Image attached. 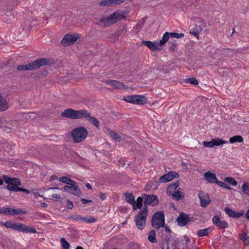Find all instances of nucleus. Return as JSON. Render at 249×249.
Returning <instances> with one entry per match:
<instances>
[{"mask_svg":"<svg viewBox=\"0 0 249 249\" xmlns=\"http://www.w3.org/2000/svg\"><path fill=\"white\" fill-rule=\"evenodd\" d=\"M50 59L48 58H39L26 65H19L17 66L18 71H33L36 70L41 66L49 65Z\"/></svg>","mask_w":249,"mask_h":249,"instance_id":"f257e3e1","label":"nucleus"},{"mask_svg":"<svg viewBox=\"0 0 249 249\" xmlns=\"http://www.w3.org/2000/svg\"><path fill=\"white\" fill-rule=\"evenodd\" d=\"M126 14L127 13L124 11H116L107 18H101L99 21L104 23V27H107L126 18Z\"/></svg>","mask_w":249,"mask_h":249,"instance_id":"f03ea898","label":"nucleus"},{"mask_svg":"<svg viewBox=\"0 0 249 249\" xmlns=\"http://www.w3.org/2000/svg\"><path fill=\"white\" fill-rule=\"evenodd\" d=\"M148 215V209L146 207L138 212V213L135 216L134 219L136 225L138 229L142 230L144 228Z\"/></svg>","mask_w":249,"mask_h":249,"instance_id":"7ed1b4c3","label":"nucleus"},{"mask_svg":"<svg viewBox=\"0 0 249 249\" xmlns=\"http://www.w3.org/2000/svg\"><path fill=\"white\" fill-rule=\"evenodd\" d=\"M71 135L73 138V142H80L84 140L88 135V131L84 126H80L73 129Z\"/></svg>","mask_w":249,"mask_h":249,"instance_id":"20e7f679","label":"nucleus"},{"mask_svg":"<svg viewBox=\"0 0 249 249\" xmlns=\"http://www.w3.org/2000/svg\"><path fill=\"white\" fill-rule=\"evenodd\" d=\"M76 119L84 118L95 126L98 127L99 122L95 117L91 116L90 112L85 109L76 110Z\"/></svg>","mask_w":249,"mask_h":249,"instance_id":"39448f33","label":"nucleus"},{"mask_svg":"<svg viewBox=\"0 0 249 249\" xmlns=\"http://www.w3.org/2000/svg\"><path fill=\"white\" fill-rule=\"evenodd\" d=\"M165 224L164 214L162 212L155 213L152 218L151 224L154 228L156 230L164 226Z\"/></svg>","mask_w":249,"mask_h":249,"instance_id":"423d86ee","label":"nucleus"},{"mask_svg":"<svg viewBox=\"0 0 249 249\" xmlns=\"http://www.w3.org/2000/svg\"><path fill=\"white\" fill-rule=\"evenodd\" d=\"M143 197H144V207L143 208H148L147 205H151L152 206H156L159 203V200L157 196L154 195H147L143 194Z\"/></svg>","mask_w":249,"mask_h":249,"instance_id":"0eeeda50","label":"nucleus"},{"mask_svg":"<svg viewBox=\"0 0 249 249\" xmlns=\"http://www.w3.org/2000/svg\"><path fill=\"white\" fill-rule=\"evenodd\" d=\"M79 38L80 36L78 34L75 35L68 34L63 37L61 41V44L63 46H68L73 44Z\"/></svg>","mask_w":249,"mask_h":249,"instance_id":"6e6552de","label":"nucleus"},{"mask_svg":"<svg viewBox=\"0 0 249 249\" xmlns=\"http://www.w3.org/2000/svg\"><path fill=\"white\" fill-rule=\"evenodd\" d=\"M63 191L65 192L71 193L72 195L80 196L82 195V192L80 191L79 186L76 182L73 185H65L63 187Z\"/></svg>","mask_w":249,"mask_h":249,"instance_id":"1a4fd4ad","label":"nucleus"},{"mask_svg":"<svg viewBox=\"0 0 249 249\" xmlns=\"http://www.w3.org/2000/svg\"><path fill=\"white\" fill-rule=\"evenodd\" d=\"M179 174L175 171H170L168 174H166L160 177L159 181L160 183H165L172 180L174 178H178Z\"/></svg>","mask_w":249,"mask_h":249,"instance_id":"9d476101","label":"nucleus"},{"mask_svg":"<svg viewBox=\"0 0 249 249\" xmlns=\"http://www.w3.org/2000/svg\"><path fill=\"white\" fill-rule=\"evenodd\" d=\"M177 222L179 226L182 227L185 226L189 222H193V220H192V218H190L188 214L181 212L177 218Z\"/></svg>","mask_w":249,"mask_h":249,"instance_id":"9b49d317","label":"nucleus"},{"mask_svg":"<svg viewBox=\"0 0 249 249\" xmlns=\"http://www.w3.org/2000/svg\"><path fill=\"white\" fill-rule=\"evenodd\" d=\"M198 196L200 201V204L202 207H206L211 202V200L208 194H205L204 192L199 191Z\"/></svg>","mask_w":249,"mask_h":249,"instance_id":"f8f14e48","label":"nucleus"},{"mask_svg":"<svg viewBox=\"0 0 249 249\" xmlns=\"http://www.w3.org/2000/svg\"><path fill=\"white\" fill-rule=\"evenodd\" d=\"M21 185L20 180L18 178H15V179L9 183L5 188L10 191L18 192V188Z\"/></svg>","mask_w":249,"mask_h":249,"instance_id":"ddd939ff","label":"nucleus"},{"mask_svg":"<svg viewBox=\"0 0 249 249\" xmlns=\"http://www.w3.org/2000/svg\"><path fill=\"white\" fill-rule=\"evenodd\" d=\"M225 211L230 217L233 218H239V217L243 216L245 213V211L244 210H241L236 212L228 207L225 208Z\"/></svg>","mask_w":249,"mask_h":249,"instance_id":"4468645a","label":"nucleus"},{"mask_svg":"<svg viewBox=\"0 0 249 249\" xmlns=\"http://www.w3.org/2000/svg\"><path fill=\"white\" fill-rule=\"evenodd\" d=\"M212 222L216 227L220 229H225L228 227V223L225 221L220 220L219 217L215 215L212 218Z\"/></svg>","mask_w":249,"mask_h":249,"instance_id":"2eb2a0df","label":"nucleus"},{"mask_svg":"<svg viewBox=\"0 0 249 249\" xmlns=\"http://www.w3.org/2000/svg\"><path fill=\"white\" fill-rule=\"evenodd\" d=\"M76 110L68 108L61 113V116L71 119H76Z\"/></svg>","mask_w":249,"mask_h":249,"instance_id":"dca6fc26","label":"nucleus"},{"mask_svg":"<svg viewBox=\"0 0 249 249\" xmlns=\"http://www.w3.org/2000/svg\"><path fill=\"white\" fill-rule=\"evenodd\" d=\"M203 177L204 179L210 183H215L217 184V182L219 181L216 178V175L210 171L205 172Z\"/></svg>","mask_w":249,"mask_h":249,"instance_id":"f3484780","label":"nucleus"},{"mask_svg":"<svg viewBox=\"0 0 249 249\" xmlns=\"http://www.w3.org/2000/svg\"><path fill=\"white\" fill-rule=\"evenodd\" d=\"M105 83L107 85H110L113 87L115 89H125L124 85L121 82L113 80H109L105 81Z\"/></svg>","mask_w":249,"mask_h":249,"instance_id":"a211bd4d","label":"nucleus"},{"mask_svg":"<svg viewBox=\"0 0 249 249\" xmlns=\"http://www.w3.org/2000/svg\"><path fill=\"white\" fill-rule=\"evenodd\" d=\"M141 44L146 46L151 51H152L161 50V48L159 47L158 45H156L154 42L150 41L143 40L142 41Z\"/></svg>","mask_w":249,"mask_h":249,"instance_id":"6ab92c4d","label":"nucleus"},{"mask_svg":"<svg viewBox=\"0 0 249 249\" xmlns=\"http://www.w3.org/2000/svg\"><path fill=\"white\" fill-rule=\"evenodd\" d=\"M18 231H22L26 233H37V231L33 227L27 226L25 224L20 223Z\"/></svg>","mask_w":249,"mask_h":249,"instance_id":"aec40b11","label":"nucleus"},{"mask_svg":"<svg viewBox=\"0 0 249 249\" xmlns=\"http://www.w3.org/2000/svg\"><path fill=\"white\" fill-rule=\"evenodd\" d=\"M134 99L132 100V103L137 105H144L146 103L147 99L143 95H134Z\"/></svg>","mask_w":249,"mask_h":249,"instance_id":"412c9836","label":"nucleus"},{"mask_svg":"<svg viewBox=\"0 0 249 249\" xmlns=\"http://www.w3.org/2000/svg\"><path fill=\"white\" fill-rule=\"evenodd\" d=\"M179 185V181L177 180L173 183L170 184L168 185L166 189L167 194L169 195H171L173 193V191H176L177 188Z\"/></svg>","mask_w":249,"mask_h":249,"instance_id":"4be33fe9","label":"nucleus"},{"mask_svg":"<svg viewBox=\"0 0 249 249\" xmlns=\"http://www.w3.org/2000/svg\"><path fill=\"white\" fill-rule=\"evenodd\" d=\"M3 225L7 228L11 229L18 231L20 223L18 222L12 223L11 221H8L4 222Z\"/></svg>","mask_w":249,"mask_h":249,"instance_id":"5701e85b","label":"nucleus"},{"mask_svg":"<svg viewBox=\"0 0 249 249\" xmlns=\"http://www.w3.org/2000/svg\"><path fill=\"white\" fill-rule=\"evenodd\" d=\"M125 197V200L128 203L134 205V203H135V197L132 193H125L124 194Z\"/></svg>","mask_w":249,"mask_h":249,"instance_id":"b1692460","label":"nucleus"},{"mask_svg":"<svg viewBox=\"0 0 249 249\" xmlns=\"http://www.w3.org/2000/svg\"><path fill=\"white\" fill-rule=\"evenodd\" d=\"M9 215H21L26 213V212L21 209H15L9 207Z\"/></svg>","mask_w":249,"mask_h":249,"instance_id":"393cba45","label":"nucleus"},{"mask_svg":"<svg viewBox=\"0 0 249 249\" xmlns=\"http://www.w3.org/2000/svg\"><path fill=\"white\" fill-rule=\"evenodd\" d=\"M180 190L181 188H179L177 191L171 195L172 197L177 200L182 199L184 197V194L180 191Z\"/></svg>","mask_w":249,"mask_h":249,"instance_id":"a878e982","label":"nucleus"},{"mask_svg":"<svg viewBox=\"0 0 249 249\" xmlns=\"http://www.w3.org/2000/svg\"><path fill=\"white\" fill-rule=\"evenodd\" d=\"M211 231L212 228L211 227H209L204 229L199 230L197 231V235L198 237L207 236Z\"/></svg>","mask_w":249,"mask_h":249,"instance_id":"bb28decb","label":"nucleus"},{"mask_svg":"<svg viewBox=\"0 0 249 249\" xmlns=\"http://www.w3.org/2000/svg\"><path fill=\"white\" fill-rule=\"evenodd\" d=\"M143 198L141 196H139L137 201H135V203H134L133 206V209L136 210L137 209H141L142 206Z\"/></svg>","mask_w":249,"mask_h":249,"instance_id":"cd10ccee","label":"nucleus"},{"mask_svg":"<svg viewBox=\"0 0 249 249\" xmlns=\"http://www.w3.org/2000/svg\"><path fill=\"white\" fill-rule=\"evenodd\" d=\"M148 240L152 243H157V240L156 238V231L154 230H151L148 236Z\"/></svg>","mask_w":249,"mask_h":249,"instance_id":"c85d7f7f","label":"nucleus"},{"mask_svg":"<svg viewBox=\"0 0 249 249\" xmlns=\"http://www.w3.org/2000/svg\"><path fill=\"white\" fill-rule=\"evenodd\" d=\"M59 180L61 182L66 183L68 185H73L75 184L76 182L75 181L71 179L70 178L65 176L60 178Z\"/></svg>","mask_w":249,"mask_h":249,"instance_id":"c756f323","label":"nucleus"},{"mask_svg":"<svg viewBox=\"0 0 249 249\" xmlns=\"http://www.w3.org/2000/svg\"><path fill=\"white\" fill-rule=\"evenodd\" d=\"M229 142L231 143L234 142H243V139L240 135H236L230 138Z\"/></svg>","mask_w":249,"mask_h":249,"instance_id":"7c9ffc66","label":"nucleus"},{"mask_svg":"<svg viewBox=\"0 0 249 249\" xmlns=\"http://www.w3.org/2000/svg\"><path fill=\"white\" fill-rule=\"evenodd\" d=\"M170 37L169 33L165 32L162 36V39L160 41L159 44L160 46H162L164 45L169 40Z\"/></svg>","mask_w":249,"mask_h":249,"instance_id":"2f4dec72","label":"nucleus"},{"mask_svg":"<svg viewBox=\"0 0 249 249\" xmlns=\"http://www.w3.org/2000/svg\"><path fill=\"white\" fill-rule=\"evenodd\" d=\"M239 237L246 244L249 245V236H247L245 231H242L241 233H239Z\"/></svg>","mask_w":249,"mask_h":249,"instance_id":"473e14b6","label":"nucleus"},{"mask_svg":"<svg viewBox=\"0 0 249 249\" xmlns=\"http://www.w3.org/2000/svg\"><path fill=\"white\" fill-rule=\"evenodd\" d=\"M8 108V103L6 101L2 98H0V111L6 110Z\"/></svg>","mask_w":249,"mask_h":249,"instance_id":"72a5a7b5","label":"nucleus"},{"mask_svg":"<svg viewBox=\"0 0 249 249\" xmlns=\"http://www.w3.org/2000/svg\"><path fill=\"white\" fill-rule=\"evenodd\" d=\"M158 235H159L163 240H164L168 244V241L170 240V236L167 234H164V231L161 229L158 231Z\"/></svg>","mask_w":249,"mask_h":249,"instance_id":"f704fd0d","label":"nucleus"},{"mask_svg":"<svg viewBox=\"0 0 249 249\" xmlns=\"http://www.w3.org/2000/svg\"><path fill=\"white\" fill-rule=\"evenodd\" d=\"M212 140H213V147L215 146H220L221 145H222L224 143H226L228 142L227 141H224L219 138L213 139Z\"/></svg>","mask_w":249,"mask_h":249,"instance_id":"c9c22d12","label":"nucleus"},{"mask_svg":"<svg viewBox=\"0 0 249 249\" xmlns=\"http://www.w3.org/2000/svg\"><path fill=\"white\" fill-rule=\"evenodd\" d=\"M224 181L233 186H236L237 184L236 180L232 177H226L224 178Z\"/></svg>","mask_w":249,"mask_h":249,"instance_id":"e433bc0d","label":"nucleus"},{"mask_svg":"<svg viewBox=\"0 0 249 249\" xmlns=\"http://www.w3.org/2000/svg\"><path fill=\"white\" fill-rule=\"evenodd\" d=\"M3 128L4 131L9 132L10 130H15L16 128H17V125L15 126L12 123H11L10 124H8L7 126H2Z\"/></svg>","mask_w":249,"mask_h":249,"instance_id":"4c0bfd02","label":"nucleus"},{"mask_svg":"<svg viewBox=\"0 0 249 249\" xmlns=\"http://www.w3.org/2000/svg\"><path fill=\"white\" fill-rule=\"evenodd\" d=\"M201 30L200 26L196 27L195 28L190 31V33L198 38V35Z\"/></svg>","mask_w":249,"mask_h":249,"instance_id":"58836bf2","label":"nucleus"},{"mask_svg":"<svg viewBox=\"0 0 249 249\" xmlns=\"http://www.w3.org/2000/svg\"><path fill=\"white\" fill-rule=\"evenodd\" d=\"M169 48L172 52H174L177 46V42L176 40L168 42Z\"/></svg>","mask_w":249,"mask_h":249,"instance_id":"ea45409f","label":"nucleus"},{"mask_svg":"<svg viewBox=\"0 0 249 249\" xmlns=\"http://www.w3.org/2000/svg\"><path fill=\"white\" fill-rule=\"evenodd\" d=\"M109 136L112 139L115 140L117 142H120L121 141V137L114 131H111L109 133Z\"/></svg>","mask_w":249,"mask_h":249,"instance_id":"a19ab883","label":"nucleus"},{"mask_svg":"<svg viewBox=\"0 0 249 249\" xmlns=\"http://www.w3.org/2000/svg\"><path fill=\"white\" fill-rule=\"evenodd\" d=\"M60 241L62 244V246L63 249H69L70 245L69 243L66 241V240L62 237L60 239Z\"/></svg>","mask_w":249,"mask_h":249,"instance_id":"79ce46f5","label":"nucleus"},{"mask_svg":"<svg viewBox=\"0 0 249 249\" xmlns=\"http://www.w3.org/2000/svg\"><path fill=\"white\" fill-rule=\"evenodd\" d=\"M186 83H189L194 85H197L198 84V81L195 78H189L185 80Z\"/></svg>","mask_w":249,"mask_h":249,"instance_id":"37998d69","label":"nucleus"},{"mask_svg":"<svg viewBox=\"0 0 249 249\" xmlns=\"http://www.w3.org/2000/svg\"><path fill=\"white\" fill-rule=\"evenodd\" d=\"M241 189H242V192L244 194H245L248 196L249 195V186L246 183H244L242 185Z\"/></svg>","mask_w":249,"mask_h":249,"instance_id":"c03bdc74","label":"nucleus"},{"mask_svg":"<svg viewBox=\"0 0 249 249\" xmlns=\"http://www.w3.org/2000/svg\"><path fill=\"white\" fill-rule=\"evenodd\" d=\"M101 6H111L112 4V0H102L100 2Z\"/></svg>","mask_w":249,"mask_h":249,"instance_id":"a18cd8bd","label":"nucleus"},{"mask_svg":"<svg viewBox=\"0 0 249 249\" xmlns=\"http://www.w3.org/2000/svg\"><path fill=\"white\" fill-rule=\"evenodd\" d=\"M169 35L171 37H175L177 38H181L184 36V35L183 33L178 34L177 33H169Z\"/></svg>","mask_w":249,"mask_h":249,"instance_id":"49530a36","label":"nucleus"},{"mask_svg":"<svg viewBox=\"0 0 249 249\" xmlns=\"http://www.w3.org/2000/svg\"><path fill=\"white\" fill-rule=\"evenodd\" d=\"M2 178L3 180L4 181V182L8 184L9 183H10L11 181H13V179H15V178H10L6 175H3L2 176Z\"/></svg>","mask_w":249,"mask_h":249,"instance_id":"de8ad7c7","label":"nucleus"},{"mask_svg":"<svg viewBox=\"0 0 249 249\" xmlns=\"http://www.w3.org/2000/svg\"><path fill=\"white\" fill-rule=\"evenodd\" d=\"M81 219H83V221H85L89 223H93L95 221V218L92 216H89V217H83V218H81Z\"/></svg>","mask_w":249,"mask_h":249,"instance_id":"09e8293b","label":"nucleus"},{"mask_svg":"<svg viewBox=\"0 0 249 249\" xmlns=\"http://www.w3.org/2000/svg\"><path fill=\"white\" fill-rule=\"evenodd\" d=\"M217 184L219 185V186L226 188L228 190H231V188L226 183H225L221 181H218V182H217Z\"/></svg>","mask_w":249,"mask_h":249,"instance_id":"8fccbe9b","label":"nucleus"},{"mask_svg":"<svg viewBox=\"0 0 249 249\" xmlns=\"http://www.w3.org/2000/svg\"><path fill=\"white\" fill-rule=\"evenodd\" d=\"M9 207H2L0 208V214H9Z\"/></svg>","mask_w":249,"mask_h":249,"instance_id":"3c124183","label":"nucleus"},{"mask_svg":"<svg viewBox=\"0 0 249 249\" xmlns=\"http://www.w3.org/2000/svg\"><path fill=\"white\" fill-rule=\"evenodd\" d=\"M203 144L205 147H208L210 148L213 147V140H212L210 142L204 141L203 142Z\"/></svg>","mask_w":249,"mask_h":249,"instance_id":"603ef678","label":"nucleus"},{"mask_svg":"<svg viewBox=\"0 0 249 249\" xmlns=\"http://www.w3.org/2000/svg\"><path fill=\"white\" fill-rule=\"evenodd\" d=\"M134 95L127 96L126 97H124V100L126 102L132 103V100H133L134 98Z\"/></svg>","mask_w":249,"mask_h":249,"instance_id":"864d4df0","label":"nucleus"},{"mask_svg":"<svg viewBox=\"0 0 249 249\" xmlns=\"http://www.w3.org/2000/svg\"><path fill=\"white\" fill-rule=\"evenodd\" d=\"M67 207L68 209H71L73 207L72 202L70 199H68L67 200Z\"/></svg>","mask_w":249,"mask_h":249,"instance_id":"5fc2aeb1","label":"nucleus"},{"mask_svg":"<svg viewBox=\"0 0 249 249\" xmlns=\"http://www.w3.org/2000/svg\"><path fill=\"white\" fill-rule=\"evenodd\" d=\"M18 191L22 192L26 194H29L30 193V192L28 190L24 189V188H23L22 187H19V188H18Z\"/></svg>","mask_w":249,"mask_h":249,"instance_id":"6e6d98bb","label":"nucleus"},{"mask_svg":"<svg viewBox=\"0 0 249 249\" xmlns=\"http://www.w3.org/2000/svg\"><path fill=\"white\" fill-rule=\"evenodd\" d=\"M165 229V231H167L168 233V236H170V238H171V233L172 232V231L169 229V228L167 226H166V225H164V226L163 227Z\"/></svg>","mask_w":249,"mask_h":249,"instance_id":"4d7b16f0","label":"nucleus"},{"mask_svg":"<svg viewBox=\"0 0 249 249\" xmlns=\"http://www.w3.org/2000/svg\"><path fill=\"white\" fill-rule=\"evenodd\" d=\"M71 218L74 220H80L83 221V219H81V218H83V217L80 215H72L71 216Z\"/></svg>","mask_w":249,"mask_h":249,"instance_id":"13d9d810","label":"nucleus"},{"mask_svg":"<svg viewBox=\"0 0 249 249\" xmlns=\"http://www.w3.org/2000/svg\"><path fill=\"white\" fill-rule=\"evenodd\" d=\"M81 201L82 202V204H85L88 203H91L92 202V201L91 200L87 199L85 198H81Z\"/></svg>","mask_w":249,"mask_h":249,"instance_id":"bf43d9fd","label":"nucleus"},{"mask_svg":"<svg viewBox=\"0 0 249 249\" xmlns=\"http://www.w3.org/2000/svg\"><path fill=\"white\" fill-rule=\"evenodd\" d=\"M125 0H112L113 4H119L124 2Z\"/></svg>","mask_w":249,"mask_h":249,"instance_id":"052dcab7","label":"nucleus"},{"mask_svg":"<svg viewBox=\"0 0 249 249\" xmlns=\"http://www.w3.org/2000/svg\"><path fill=\"white\" fill-rule=\"evenodd\" d=\"M52 198L54 200H58L59 199H60L61 197H60V196L58 194H53L52 195Z\"/></svg>","mask_w":249,"mask_h":249,"instance_id":"680f3d73","label":"nucleus"},{"mask_svg":"<svg viewBox=\"0 0 249 249\" xmlns=\"http://www.w3.org/2000/svg\"><path fill=\"white\" fill-rule=\"evenodd\" d=\"M99 196L100 199L102 200H105L106 198V194L102 192L99 193Z\"/></svg>","mask_w":249,"mask_h":249,"instance_id":"e2e57ef3","label":"nucleus"},{"mask_svg":"<svg viewBox=\"0 0 249 249\" xmlns=\"http://www.w3.org/2000/svg\"><path fill=\"white\" fill-rule=\"evenodd\" d=\"M152 184V182L147 183V184L146 185V186H145V190H148L150 189V188L151 187Z\"/></svg>","mask_w":249,"mask_h":249,"instance_id":"0e129e2a","label":"nucleus"},{"mask_svg":"<svg viewBox=\"0 0 249 249\" xmlns=\"http://www.w3.org/2000/svg\"><path fill=\"white\" fill-rule=\"evenodd\" d=\"M58 178L56 176H55V175H52L50 178V181H54L55 180H57Z\"/></svg>","mask_w":249,"mask_h":249,"instance_id":"69168bd1","label":"nucleus"},{"mask_svg":"<svg viewBox=\"0 0 249 249\" xmlns=\"http://www.w3.org/2000/svg\"><path fill=\"white\" fill-rule=\"evenodd\" d=\"M6 147L7 149L9 150H11L12 149V145L10 143H6Z\"/></svg>","mask_w":249,"mask_h":249,"instance_id":"338daca9","label":"nucleus"},{"mask_svg":"<svg viewBox=\"0 0 249 249\" xmlns=\"http://www.w3.org/2000/svg\"><path fill=\"white\" fill-rule=\"evenodd\" d=\"M245 216L247 220H249V209L248 210L247 213L245 214Z\"/></svg>","mask_w":249,"mask_h":249,"instance_id":"774afa93","label":"nucleus"}]
</instances>
